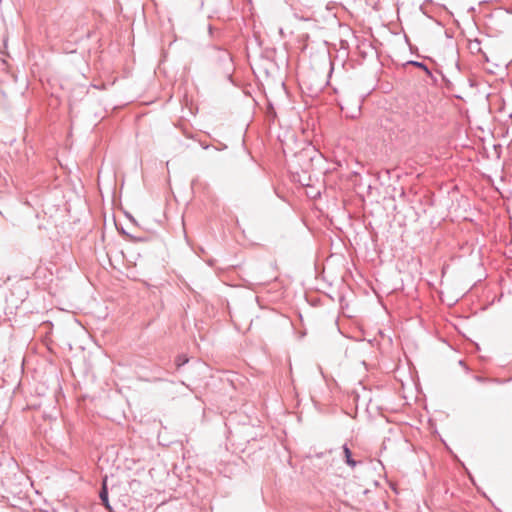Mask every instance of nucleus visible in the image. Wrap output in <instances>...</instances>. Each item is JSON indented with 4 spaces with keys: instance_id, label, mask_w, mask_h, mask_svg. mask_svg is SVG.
<instances>
[{
    "instance_id": "f257e3e1",
    "label": "nucleus",
    "mask_w": 512,
    "mask_h": 512,
    "mask_svg": "<svg viewBox=\"0 0 512 512\" xmlns=\"http://www.w3.org/2000/svg\"><path fill=\"white\" fill-rule=\"evenodd\" d=\"M342 449L344 453L345 463L351 468H354L357 465V462L353 459L350 448L347 446V444H344L342 446Z\"/></svg>"
},
{
    "instance_id": "f03ea898",
    "label": "nucleus",
    "mask_w": 512,
    "mask_h": 512,
    "mask_svg": "<svg viewBox=\"0 0 512 512\" xmlns=\"http://www.w3.org/2000/svg\"><path fill=\"white\" fill-rule=\"evenodd\" d=\"M99 497H100V500L102 502V504L107 508V509H111V506L109 504V498H108V489H107V486H106V482L104 481L103 483V486L100 490V493H99Z\"/></svg>"
},
{
    "instance_id": "7ed1b4c3",
    "label": "nucleus",
    "mask_w": 512,
    "mask_h": 512,
    "mask_svg": "<svg viewBox=\"0 0 512 512\" xmlns=\"http://www.w3.org/2000/svg\"><path fill=\"white\" fill-rule=\"evenodd\" d=\"M407 65H412V66H415V67H417L419 69H422L429 77H431V78L433 77L431 70L423 62H419V61H415V60H410V61L407 62Z\"/></svg>"
},
{
    "instance_id": "20e7f679",
    "label": "nucleus",
    "mask_w": 512,
    "mask_h": 512,
    "mask_svg": "<svg viewBox=\"0 0 512 512\" xmlns=\"http://www.w3.org/2000/svg\"><path fill=\"white\" fill-rule=\"evenodd\" d=\"M188 361H189V359L186 355H178L175 360V364H176L177 368H180L183 365H185L186 363H188Z\"/></svg>"
},
{
    "instance_id": "39448f33",
    "label": "nucleus",
    "mask_w": 512,
    "mask_h": 512,
    "mask_svg": "<svg viewBox=\"0 0 512 512\" xmlns=\"http://www.w3.org/2000/svg\"><path fill=\"white\" fill-rule=\"evenodd\" d=\"M217 49H218V51L221 53L220 58H221L222 60L230 59V54H229L227 51L222 50V49H220V48H217Z\"/></svg>"
},
{
    "instance_id": "423d86ee",
    "label": "nucleus",
    "mask_w": 512,
    "mask_h": 512,
    "mask_svg": "<svg viewBox=\"0 0 512 512\" xmlns=\"http://www.w3.org/2000/svg\"><path fill=\"white\" fill-rule=\"evenodd\" d=\"M474 379H475L477 382H480V383H483V382L488 381L487 379H485V378H483V377H481V376H478V375L474 376ZM494 381H495V382H499L498 380H494Z\"/></svg>"
},
{
    "instance_id": "0eeeda50",
    "label": "nucleus",
    "mask_w": 512,
    "mask_h": 512,
    "mask_svg": "<svg viewBox=\"0 0 512 512\" xmlns=\"http://www.w3.org/2000/svg\"><path fill=\"white\" fill-rule=\"evenodd\" d=\"M202 147H203L204 149H208V148H209V145L202 144Z\"/></svg>"
}]
</instances>
